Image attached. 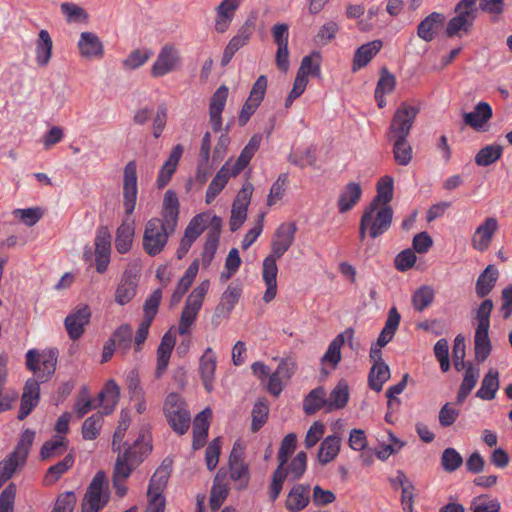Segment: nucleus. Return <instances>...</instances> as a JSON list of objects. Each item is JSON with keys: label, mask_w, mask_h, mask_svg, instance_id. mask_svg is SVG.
Masks as SVG:
<instances>
[{"label": "nucleus", "mask_w": 512, "mask_h": 512, "mask_svg": "<svg viewBox=\"0 0 512 512\" xmlns=\"http://www.w3.org/2000/svg\"><path fill=\"white\" fill-rule=\"evenodd\" d=\"M498 270L493 265H488L479 275L476 281V293L479 297H485L494 288L498 279Z\"/></svg>", "instance_id": "a18cd8bd"}, {"label": "nucleus", "mask_w": 512, "mask_h": 512, "mask_svg": "<svg viewBox=\"0 0 512 512\" xmlns=\"http://www.w3.org/2000/svg\"><path fill=\"white\" fill-rule=\"evenodd\" d=\"M183 154V147L181 144L175 145L168 157V159L165 161L163 166L161 167L158 177H157V185L159 188H163L166 186L172 175L177 169L178 163L182 157Z\"/></svg>", "instance_id": "7c9ffc66"}, {"label": "nucleus", "mask_w": 512, "mask_h": 512, "mask_svg": "<svg viewBox=\"0 0 512 512\" xmlns=\"http://www.w3.org/2000/svg\"><path fill=\"white\" fill-rule=\"evenodd\" d=\"M77 48L82 58L87 60H99L104 56V44L99 36L91 31L80 34Z\"/></svg>", "instance_id": "f3484780"}, {"label": "nucleus", "mask_w": 512, "mask_h": 512, "mask_svg": "<svg viewBox=\"0 0 512 512\" xmlns=\"http://www.w3.org/2000/svg\"><path fill=\"white\" fill-rule=\"evenodd\" d=\"M228 492L229 488L226 482V472L220 469L214 478L210 493V507L212 510H217L221 507L228 496Z\"/></svg>", "instance_id": "4c0bfd02"}, {"label": "nucleus", "mask_w": 512, "mask_h": 512, "mask_svg": "<svg viewBox=\"0 0 512 512\" xmlns=\"http://www.w3.org/2000/svg\"><path fill=\"white\" fill-rule=\"evenodd\" d=\"M73 464V455H66L61 461L49 467L45 475V483L47 485L55 483L66 471H68L73 466Z\"/></svg>", "instance_id": "bf43d9fd"}, {"label": "nucleus", "mask_w": 512, "mask_h": 512, "mask_svg": "<svg viewBox=\"0 0 512 512\" xmlns=\"http://www.w3.org/2000/svg\"><path fill=\"white\" fill-rule=\"evenodd\" d=\"M444 21L445 16L442 13L432 12L419 23L417 27L418 37L425 42L432 41L441 29Z\"/></svg>", "instance_id": "c85d7f7f"}, {"label": "nucleus", "mask_w": 512, "mask_h": 512, "mask_svg": "<svg viewBox=\"0 0 512 512\" xmlns=\"http://www.w3.org/2000/svg\"><path fill=\"white\" fill-rule=\"evenodd\" d=\"M103 416L101 413H95L85 419L82 425V436L85 440H94L97 438L102 427Z\"/></svg>", "instance_id": "e2e57ef3"}, {"label": "nucleus", "mask_w": 512, "mask_h": 512, "mask_svg": "<svg viewBox=\"0 0 512 512\" xmlns=\"http://www.w3.org/2000/svg\"><path fill=\"white\" fill-rule=\"evenodd\" d=\"M58 350L51 348L39 353L36 349H30L26 353L27 368L34 373L39 382L48 381L55 373Z\"/></svg>", "instance_id": "7ed1b4c3"}, {"label": "nucleus", "mask_w": 512, "mask_h": 512, "mask_svg": "<svg viewBox=\"0 0 512 512\" xmlns=\"http://www.w3.org/2000/svg\"><path fill=\"white\" fill-rule=\"evenodd\" d=\"M261 141L262 136L260 134H255L251 137L249 142L241 151L237 160L234 163L231 162L233 176H237L249 164L255 152L259 149Z\"/></svg>", "instance_id": "e433bc0d"}, {"label": "nucleus", "mask_w": 512, "mask_h": 512, "mask_svg": "<svg viewBox=\"0 0 512 512\" xmlns=\"http://www.w3.org/2000/svg\"><path fill=\"white\" fill-rule=\"evenodd\" d=\"M455 13L446 26L448 37L467 33L476 18L477 8L473 0H461L455 7Z\"/></svg>", "instance_id": "1a4fd4ad"}, {"label": "nucleus", "mask_w": 512, "mask_h": 512, "mask_svg": "<svg viewBox=\"0 0 512 512\" xmlns=\"http://www.w3.org/2000/svg\"><path fill=\"white\" fill-rule=\"evenodd\" d=\"M40 399V385L38 380L30 378L26 381L21 398L20 411L18 419H25L31 411L38 405Z\"/></svg>", "instance_id": "b1692460"}, {"label": "nucleus", "mask_w": 512, "mask_h": 512, "mask_svg": "<svg viewBox=\"0 0 512 512\" xmlns=\"http://www.w3.org/2000/svg\"><path fill=\"white\" fill-rule=\"evenodd\" d=\"M322 408L327 411L326 392L323 387H317L305 397L303 410L307 415H313Z\"/></svg>", "instance_id": "49530a36"}, {"label": "nucleus", "mask_w": 512, "mask_h": 512, "mask_svg": "<svg viewBox=\"0 0 512 512\" xmlns=\"http://www.w3.org/2000/svg\"><path fill=\"white\" fill-rule=\"evenodd\" d=\"M463 122L466 126L471 127L475 131H484L487 123L493 116V110L489 103L479 102L471 112L462 114Z\"/></svg>", "instance_id": "aec40b11"}, {"label": "nucleus", "mask_w": 512, "mask_h": 512, "mask_svg": "<svg viewBox=\"0 0 512 512\" xmlns=\"http://www.w3.org/2000/svg\"><path fill=\"white\" fill-rule=\"evenodd\" d=\"M307 468V455L305 452H298L288 466L286 477H290L292 481L300 479Z\"/></svg>", "instance_id": "338daca9"}, {"label": "nucleus", "mask_w": 512, "mask_h": 512, "mask_svg": "<svg viewBox=\"0 0 512 512\" xmlns=\"http://www.w3.org/2000/svg\"><path fill=\"white\" fill-rule=\"evenodd\" d=\"M151 451V446L143 441H135L123 454H120L116 460L113 478L126 480L132 470L143 460V457Z\"/></svg>", "instance_id": "0eeeda50"}, {"label": "nucleus", "mask_w": 512, "mask_h": 512, "mask_svg": "<svg viewBox=\"0 0 512 512\" xmlns=\"http://www.w3.org/2000/svg\"><path fill=\"white\" fill-rule=\"evenodd\" d=\"M394 180L392 177L385 175L381 177L377 183V195L371 201L378 205H388L393 198Z\"/></svg>", "instance_id": "5fc2aeb1"}, {"label": "nucleus", "mask_w": 512, "mask_h": 512, "mask_svg": "<svg viewBox=\"0 0 512 512\" xmlns=\"http://www.w3.org/2000/svg\"><path fill=\"white\" fill-rule=\"evenodd\" d=\"M210 226L211 228L207 234L204 249L202 252V262L205 267H208L211 264L218 248L220 230L222 226L221 218L216 215H213Z\"/></svg>", "instance_id": "393cba45"}, {"label": "nucleus", "mask_w": 512, "mask_h": 512, "mask_svg": "<svg viewBox=\"0 0 512 512\" xmlns=\"http://www.w3.org/2000/svg\"><path fill=\"white\" fill-rule=\"evenodd\" d=\"M182 66L180 50L173 44H165L159 50L150 73L154 78H161L176 72Z\"/></svg>", "instance_id": "6e6552de"}, {"label": "nucleus", "mask_w": 512, "mask_h": 512, "mask_svg": "<svg viewBox=\"0 0 512 512\" xmlns=\"http://www.w3.org/2000/svg\"><path fill=\"white\" fill-rule=\"evenodd\" d=\"M53 41L49 32L45 29L39 31L35 43V61L38 66L46 67L52 57Z\"/></svg>", "instance_id": "f704fd0d"}, {"label": "nucleus", "mask_w": 512, "mask_h": 512, "mask_svg": "<svg viewBox=\"0 0 512 512\" xmlns=\"http://www.w3.org/2000/svg\"><path fill=\"white\" fill-rule=\"evenodd\" d=\"M269 414V406L265 400L257 401L252 409V431H258L266 422Z\"/></svg>", "instance_id": "774afa93"}, {"label": "nucleus", "mask_w": 512, "mask_h": 512, "mask_svg": "<svg viewBox=\"0 0 512 512\" xmlns=\"http://www.w3.org/2000/svg\"><path fill=\"white\" fill-rule=\"evenodd\" d=\"M210 281L203 280L188 295L182 309L177 332L184 336L191 332V328L197 320L198 314L203 306L204 299L209 291Z\"/></svg>", "instance_id": "f03ea898"}, {"label": "nucleus", "mask_w": 512, "mask_h": 512, "mask_svg": "<svg viewBox=\"0 0 512 512\" xmlns=\"http://www.w3.org/2000/svg\"><path fill=\"white\" fill-rule=\"evenodd\" d=\"M310 502V486L303 484L294 485L289 491L285 507L290 512L302 511Z\"/></svg>", "instance_id": "cd10ccee"}, {"label": "nucleus", "mask_w": 512, "mask_h": 512, "mask_svg": "<svg viewBox=\"0 0 512 512\" xmlns=\"http://www.w3.org/2000/svg\"><path fill=\"white\" fill-rule=\"evenodd\" d=\"M435 291L429 285H422L411 296V303L415 311L423 312L433 303Z\"/></svg>", "instance_id": "8fccbe9b"}, {"label": "nucleus", "mask_w": 512, "mask_h": 512, "mask_svg": "<svg viewBox=\"0 0 512 512\" xmlns=\"http://www.w3.org/2000/svg\"><path fill=\"white\" fill-rule=\"evenodd\" d=\"M354 329L347 328L344 332L338 334L329 344L327 351L322 356V363L330 364L335 368L341 360V347L345 342L353 348Z\"/></svg>", "instance_id": "a211bd4d"}, {"label": "nucleus", "mask_w": 512, "mask_h": 512, "mask_svg": "<svg viewBox=\"0 0 512 512\" xmlns=\"http://www.w3.org/2000/svg\"><path fill=\"white\" fill-rule=\"evenodd\" d=\"M321 63V54L318 51H313L309 55L303 57L297 74L305 78H308L309 75L313 77H320Z\"/></svg>", "instance_id": "09e8293b"}, {"label": "nucleus", "mask_w": 512, "mask_h": 512, "mask_svg": "<svg viewBox=\"0 0 512 512\" xmlns=\"http://www.w3.org/2000/svg\"><path fill=\"white\" fill-rule=\"evenodd\" d=\"M463 464V458L454 448H446L441 455V466L444 471L451 473Z\"/></svg>", "instance_id": "69168bd1"}, {"label": "nucleus", "mask_w": 512, "mask_h": 512, "mask_svg": "<svg viewBox=\"0 0 512 512\" xmlns=\"http://www.w3.org/2000/svg\"><path fill=\"white\" fill-rule=\"evenodd\" d=\"M350 398V389L345 380H340L327 399V412L343 409Z\"/></svg>", "instance_id": "58836bf2"}, {"label": "nucleus", "mask_w": 512, "mask_h": 512, "mask_svg": "<svg viewBox=\"0 0 512 512\" xmlns=\"http://www.w3.org/2000/svg\"><path fill=\"white\" fill-rule=\"evenodd\" d=\"M175 230H169L159 218L154 217L147 221L143 234V249L150 256H156L167 245L169 236Z\"/></svg>", "instance_id": "423d86ee"}, {"label": "nucleus", "mask_w": 512, "mask_h": 512, "mask_svg": "<svg viewBox=\"0 0 512 512\" xmlns=\"http://www.w3.org/2000/svg\"><path fill=\"white\" fill-rule=\"evenodd\" d=\"M341 449V439L336 435L325 437L320 443L317 459L321 465H327L334 461Z\"/></svg>", "instance_id": "c9c22d12"}, {"label": "nucleus", "mask_w": 512, "mask_h": 512, "mask_svg": "<svg viewBox=\"0 0 512 512\" xmlns=\"http://www.w3.org/2000/svg\"><path fill=\"white\" fill-rule=\"evenodd\" d=\"M361 219L370 228V237L375 239L386 233L391 227L393 210L389 205L369 203Z\"/></svg>", "instance_id": "39448f33"}, {"label": "nucleus", "mask_w": 512, "mask_h": 512, "mask_svg": "<svg viewBox=\"0 0 512 512\" xmlns=\"http://www.w3.org/2000/svg\"><path fill=\"white\" fill-rule=\"evenodd\" d=\"M171 330L172 328L163 335L157 348V365L155 370L157 378H160L165 373L176 343L175 336L171 333Z\"/></svg>", "instance_id": "a878e982"}, {"label": "nucleus", "mask_w": 512, "mask_h": 512, "mask_svg": "<svg viewBox=\"0 0 512 512\" xmlns=\"http://www.w3.org/2000/svg\"><path fill=\"white\" fill-rule=\"evenodd\" d=\"M217 359L212 348L208 347L199 359V372L207 392L213 390Z\"/></svg>", "instance_id": "bb28decb"}, {"label": "nucleus", "mask_w": 512, "mask_h": 512, "mask_svg": "<svg viewBox=\"0 0 512 512\" xmlns=\"http://www.w3.org/2000/svg\"><path fill=\"white\" fill-rule=\"evenodd\" d=\"M111 341L114 342L118 350L126 354L132 344V328L128 324L120 325L112 334Z\"/></svg>", "instance_id": "4d7b16f0"}, {"label": "nucleus", "mask_w": 512, "mask_h": 512, "mask_svg": "<svg viewBox=\"0 0 512 512\" xmlns=\"http://www.w3.org/2000/svg\"><path fill=\"white\" fill-rule=\"evenodd\" d=\"M470 509L472 512H500L501 504L496 498L480 495L473 498Z\"/></svg>", "instance_id": "052dcab7"}, {"label": "nucleus", "mask_w": 512, "mask_h": 512, "mask_svg": "<svg viewBox=\"0 0 512 512\" xmlns=\"http://www.w3.org/2000/svg\"><path fill=\"white\" fill-rule=\"evenodd\" d=\"M212 216L210 213H200L189 221L176 252L178 259H182L188 253L192 244L211 223Z\"/></svg>", "instance_id": "9b49d317"}, {"label": "nucleus", "mask_w": 512, "mask_h": 512, "mask_svg": "<svg viewBox=\"0 0 512 512\" xmlns=\"http://www.w3.org/2000/svg\"><path fill=\"white\" fill-rule=\"evenodd\" d=\"M211 417L212 411L209 408L204 409L195 417L193 425V448L195 450L200 449L206 442Z\"/></svg>", "instance_id": "72a5a7b5"}, {"label": "nucleus", "mask_w": 512, "mask_h": 512, "mask_svg": "<svg viewBox=\"0 0 512 512\" xmlns=\"http://www.w3.org/2000/svg\"><path fill=\"white\" fill-rule=\"evenodd\" d=\"M229 89L221 85L212 95L209 105V118L212 129L218 132L222 129V112L225 108Z\"/></svg>", "instance_id": "6ab92c4d"}, {"label": "nucleus", "mask_w": 512, "mask_h": 512, "mask_svg": "<svg viewBox=\"0 0 512 512\" xmlns=\"http://www.w3.org/2000/svg\"><path fill=\"white\" fill-rule=\"evenodd\" d=\"M35 438V432L31 429H26L21 434V437L13 451L14 456L18 458L20 461H25L27 459L30 448L33 444Z\"/></svg>", "instance_id": "0e129e2a"}, {"label": "nucleus", "mask_w": 512, "mask_h": 512, "mask_svg": "<svg viewBox=\"0 0 512 512\" xmlns=\"http://www.w3.org/2000/svg\"><path fill=\"white\" fill-rule=\"evenodd\" d=\"M489 329H477L475 332V359L484 362L490 354L491 343L488 335Z\"/></svg>", "instance_id": "13d9d810"}, {"label": "nucleus", "mask_w": 512, "mask_h": 512, "mask_svg": "<svg viewBox=\"0 0 512 512\" xmlns=\"http://www.w3.org/2000/svg\"><path fill=\"white\" fill-rule=\"evenodd\" d=\"M499 387V373L492 368L482 379L481 386L476 392V397L482 400H493L496 397Z\"/></svg>", "instance_id": "a19ab883"}, {"label": "nucleus", "mask_w": 512, "mask_h": 512, "mask_svg": "<svg viewBox=\"0 0 512 512\" xmlns=\"http://www.w3.org/2000/svg\"><path fill=\"white\" fill-rule=\"evenodd\" d=\"M179 200L176 193L167 190L164 195L160 221L169 230H176L179 218Z\"/></svg>", "instance_id": "4be33fe9"}, {"label": "nucleus", "mask_w": 512, "mask_h": 512, "mask_svg": "<svg viewBox=\"0 0 512 512\" xmlns=\"http://www.w3.org/2000/svg\"><path fill=\"white\" fill-rule=\"evenodd\" d=\"M91 311L88 305L82 304L75 307L65 318L64 326L71 340H78L85 332L89 324Z\"/></svg>", "instance_id": "ddd939ff"}, {"label": "nucleus", "mask_w": 512, "mask_h": 512, "mask_svg": "<svg viewBox=\"0 0 512 512\" xmlns=\"http://www.w3.org/2000/svg\"><path fill=\"white\" fill-rule=\"evenodd\" d=\"M151 56L149 49H135L122 61V66L127 70H135L143 66Z\"/></svg>", "instance_id": "680f3d73"}, {"label": "nucleus", "mask_w": 512, "mask_h": 512, "mask_svg": "<svg viewBox=\"0 0 512 512\" xmlns=\"http://www.w3.org/2000/svg\"><path fill=\"white\" fill-rule=\"evenodd\" d=\"M95 265L98 273H104L110 263L111 234L106 226H100L95 236Z\"/></svg>", "instance_id": "4468645a"}, {"label": "nucleus", "mask_w": 512, "mask_h": 512, "mask_svg": "<svg viewBox=\"0 0 512 512\" xmlns=\"http://www.w3.org/2000/svg\"><path fill=\"white\" fill-rule=\"evenodd\" d=\"M503 148L498 144H491L483 147L475 156V163L478 166H489L499 160L502 156Z\"/></svg>", "instance_id": "6e6d98bb"}, {"label": "nucleus", "mask_w": 512, "mask_h": 512, "mask_svg": "<svg viewBox=\"0 0 512 512\" xmlns=\"http://www.w3.org/2000/svg\"><path fill=\"white\" fill-rule=\"evenodd\" d=\"M419 111L417 105L401 103L393 115L388 137H408Z\"/></svg>", "instance_id": "9d476101"}, {"label": "nucleus", "mask_w": 512, "mask_h": 512, "mask_svg": "<svg viewBox=\"0 0 512 512\" xmlns=\"http://www.w3.org/2000/svg\"><path fill=\"white\" fill-rule=\"evenodd\" d=\"M389 378L390 369L386 363L373 364L368 376L369 386L372 390L380 392Z\"/></svg>", "instance_id": "864d4df0"}, {"label": "nucleus", "mask_w": 512, "mask_h": 512, "mask_svg": "<svg viewBox=\"0 0 512 512\" xmlns=\"http://www.w3.org/2000/svg\"><path fill=\"white\" fill-rule=\"evenodd\" d=\"M362 188L359 183L349 182L340 191L337 205L340 213L350 211L361 199Z\"/></svg>", "instance_id": "c756f323"}, {"label": "nucleus", "mask_w": 512, "mask_h": 512, "mask_svg": "<svg viewBox=\"0 0 512 512\" xmlns=\"http://www.w3.org/2000/svg\"><path fill=\"white\" fill-rule=\"evenodd\" d=\"M68 440L65 436H55L52 440L46 441L40 450L42 460L58 457L67 449Z\"/></svg>", "instance_id": "603ef678"}, {"label": "nucleus", "mask_w": 512, "mask_h": 512, "mask_svg": "<svg viewBox=\"0 0 512 512\" xmlns=\"http://www.w3.org/2000/svg\"><path fill=\"white\" fill-rule=\"evenodd\" d=\"M137 194V164L135 161H129L123 173V207L127 216L135 210Z\"/></svg>", "instance_id": "f8f14e48"}, {"label": "nucleus", "mask_w": 512, "mask_h": 512, "mask_svg": "<svg viewBox=\"0 0 512 512\" xmlns=\"http://www.w3.org/2000/svg\"><path fill=\"white\" fill-rule=\"evenodd\" d=\"M297 226L294 222H284L278 226L271 240V253L263 260L262 279L266 285L263 294L265 303L271 302L277 295V259H280L292 246Z\"/></svg>", "instance_id": "f257e3e1"}, {"label": "nucleus", "mask_w": 512, "mask_h": 512, "mask_svg": "<svg viewBox=\"0 0 512 512\" xmlns=\"http://www.w3.org/2000/svg\"><path fill=\"white\" fill-rule=\"evenodd\" d=\"M170 473V464L163 462L150 479L147 495L163 496V491L167 485Z\"/></svg>", "instance_id": "c03bdc74"}, {"label": "nucleus", "mask_w": 512, "mask_h": 512, "mask_svg": "<svg viewBox=\"0 0 512 512\" xmlns=\"http://www.w3.org/2000/svg\"><path fill=\"white\" fill-rule=\"evenodd\" d=\"M243 447L236 442L229 457L230 476L239 489H243L249 482L248 466L243 460Z\"/></svg>", "instance_id": "dca6fc26"}, {"label": "nucleus", "mask_w": 512, "mask_h": 512, "mask_svg": "<svg viewBox=\"0 0 512 512\" xmlns=\"http://www.w3.org/2000/svg\"><path fill=\"white\" fill-rule=\"evenodd\" d=\"M137 285L138 271L133 269L126 270L116 289L115 301L120 305L130 302L136 295Z\"/></svg>", "instance_id": "5701e85b"}, {"label": "nucleus", "mask_w": 512, "mask_h": 512, "mask_svg": "<svg viewBox=\"0 0 512 512\" xmlns=\"http://www.w3.org/2000/svg\"><path fill=\"white\" fill-rule=\"evenodd\" d=\"M119 398L120 387L113 379L108 380L99 394V399L105 414H110L114 410Z\"/></svg>", "instance_id": "37998d69"}, {"label": "nucleus", "mask_w": 512, "mask_h": 512, "mask_svg": "<svg viewBox=\"0 0 512 512\" xmlns=\"http://www.w3.org/2000/svg\"><path fill=\"white\" fill-rule=\"evenodd\" d=\"M382 41L373 40L361 45L355 52L353 58V71L365 67L373 57L381 50Z\"/></svg>", "instance_id": "ea45409f"}, {"label": "nucleus", "mask_w": 512, "mask_h": 512, "mask_svg": "<svg viewBox=\"0 0 512 512\" xmlns=\"http://www.w3.org/2000/svg\"><path fill=\"white\" fill-rule=\"evenodd\" d=\"M243 0H222L215 8V30L218 33L226 32Z\"/></svg>", "instance_id": "412c9836"}, {"label": "nucleus", "mask_w": 512, "mask_h": 512, "mask_svg": "<svg viewBox=\"0 0 512 512\" xmlns=\"http://www.w3.org/2000/svg\"><path fill=\"white\" fill-rule=\"evenodd\" d=\"M499 228L498 221L495 217H487L475 229L471 237V246L478 252L488 250L495 233Z\"/></svg>", "instance_id": "2eb2a0df"}, {"label": "nucleus", "mask_w": 512, "mask_h": 512, "mask_svg": "<svg viewBox=\"0 0 512 512\" xmlns=\"http://www.w3.org/2000/svg\"><path fill=\"white\" fill-rule=\"evenodd\" d=\"M135 235V222L132 219L126 218L122 221L121 225L116 231L115 248L121 254H126L130 251Z\"/></svg>", "instance_id": "2f4dec72"}, {"label": "nucleus", "mask_w": 512, "mask_h": 512, "mask_svg": "<svg viewBox=\"0 0 512 512\" xmlns=\"http://www.w3.org/2000/svg\"><path fill=\"white\" fill-rule=\"evenodd\" d=\"M393 141V157L395 162L401 166H407L413 155L411 145L407 141V137H388Z\"/></svg>", "instance_id": "de8ad7c7"}, {"label": "nucleus", "mask_w": 512, "mask_h": 512, "mask_svg": "<svg viewBox=\"0 0 512 512\" xmlns=\"http://www.w3.org/2000/svg\"><path fill=\"white\" fill-rule=\"evenodd\" d=\"M242 294L240 286L229 285L221 296V301L217 306V312L228 316L238 303L239 298Z\"/></svg>", "instance_id": "3c124183"}, {"label": "nucleus", "mask_w": 512, "mask_h": 512, "mask_svg": "<svg viewBox=\"0 0 512 512\" xmlns=\"http://www.w3.org/2000/svg\"><path fill=\"white\" fill-rule=\"evenodd\" d=\"M232 175L231 160H228L216 173L206 191V203L210 204L224 189Z\"/></svg>", "instance_id": "473e14b6"}, {"label": "nucleus", "mask_w": 512, "mask_h": 512, "mask_svg": "<svg viewBox=\"0 0 512 512\" xmlns=\"http://www.w3.org/2000/svg\"><path fill=\"white\" fill-rule=\"evenodd\" d=\"M401 316L395 307L390 308L385 325L380 332L377 343L379 347L386 346L394 337L400 324Z\"/></svg>", "instance_id": "79ce46f5"}, {"label": "nucleus", "mask_w": 512, "mask_h": 512, "mask_svg": "<svg viewBox=\"0 0 512 512\" xmlns=\"http://www.w3.org/2000/svg\"><path fill=\"white\" fill-rule=\"evenodd\" d=\"M110 499L106 475L98 471L87 487L82 501V512H99Z\"/></svg>", "instance_id": "20e7f679"}]
</instances>
